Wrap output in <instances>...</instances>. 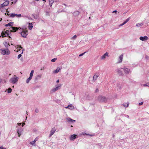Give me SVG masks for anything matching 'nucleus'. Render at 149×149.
Masks as SVG:
<instances>
[{
	"label": "nucleus",
	"mask_w": 149,
	"mask_h": 149,
	"mask_svg": "<svg viewBox=\"0 0 149 149\" xmlns=\"http://www.w3.org/2000/svg\"><path fill=\"white\" fill-rule=\"evenodd\" d=\"M0 149H6V148L3 147V146L0 147Z\"/></svg>",
	"instance_id": "obj_42"
},
{
	"label": "nucleus",
	"mask_w": 149,
	"mask_h": 149,
	"mask_svg": "<svg viewBox=\"0 0 149 149\" xmlns=\"http://www.w3.org/2000/svg\"><path fill=\"white\" fill-rule=\"evenodd\" d=\"M28 34L27 31L24 29H23L21 33L22 36L23 38H26Z\"/></svg>",
	"instance_id": "obj_4"
},
{
	"label": "nucleus",
	"mask_w": 149,
	"mask_h": 149,
	"mask_svg": "<svg viewBox=\"0 0 149 149\" xmlns=\"http://www.w3.org/2000/svg\"><path fill=\"white\" fill-rule=\"evenodd\" d=\"M148 37L146 36H145L144 37L141 36L139 38L140 39L143 41L147 40L148 39Z\"/></svg>",
	"instance_id": "obj_11"
},
{
	"label": "nucleus",
	"mask_w": 149,
	"mask_h": 149,
	"mask_svg": "<svg viewBox=\"0 0 149 149\" xmlns=\"http://www.w3.org/2000/svg\"><path fill=\"white\" fill-rule=\"evenodd\" d=\"M5 44H5V46H6V45H7V46H8L7 43L6 42H5Z\"/></svg>",
	"instance_id": "obj_52"
},
{
	"label": "nucleus",
	"mask_w": 149,
	"mask_h": 149,
	"mask_svg": "<svg viewBox=\"0 0 149 149\" xmlns=\"http://www.w3.org/2000/svg\"><path fill=\"white\" fill-rule=\"evenodd\" d=\"M33 73H34V70H32L31 71V72L30 74L29 77L32 78L33 76Z\"/></svg>",
	"instance_id": "obj_25"
},
{
	"label": "nucleus",
	"mask_w": 149,
	"mask_h": 149,
	"mask_svg": "<svg viewBox=\"0 0 149 149\" xmlns=\"http://www.w3.org/2000/svg\"><path fill=\"white\" fill-rule=\"evenodd\" d=\"M18 78L15 75L12 77L9 80V82L13 84H15L18 81Z\"/></svg>",
	"instance_id": "obj_1"
},
{
	"label": "nucleus",
	"mask_w": 149,
	"mask_h": 149,
	"mask_svg": "<svg viewBox=\"0 0 149 149\" xmlns=\"http://www.w3.org/2000/svg\"><path fill=\"white\" fill-rule=\"evenodd\" d=\"M38 137H37L35 138V139L33 141H34V142H36V141H37L38 140Z\"/></svg>",
	"instance_id": "obj_39"
},
{
	"label": "nucleus",
	"mask_w": 149,
	"mask_h": 149,
	"mask_svg": "<svg viewBox=\"0 0 149 149\" xmlns=\"http://www.w3.org/2000/svg\"><path fill=\"white\" fill-rule=\"evenodd\" d=\"M49 5L51 7L54 2V0H49Z\"/></svg>",
	"instance_id": "obj_22"
},
{
	"label": "nucleus",
	"mask_w": 149,
	"mask_h": 149,
	"mask_svg": "<svg viewBox=\"0 0 149 149\" xmlns=\"http://www.w3.org/2000/svg\"><path fill=\"white\" fill-rule=\"evenodd\" d=\"M117 73L119 76H123V74L122 71L120 69H118L116 70Z\"/></svg>",
	"instance_id": "obj_9"
},
{
	"label": "nucleus",
	"mask_w": 149,
	"mask_h": 149,
	"mask_svg": "<svg viewBox=\"0 0 149 149\" xmlns=\"http://www.w3.org/2000/svg\"><path fill=\"white\" fill-rule=\"evenodd\" d=\"M98 101L101 102H105L107 101V99L104 97L100 95L97 97Z\"/></svg>",
	"instance_id": "obj_2"
},
{
	"label": "nucleus",
	"mask_w": 149,
	"mask_h": 149,
	"mask_svg": "<svg viewBox=\"0 0 149 149\" xmlns=\"http://www.w3.org/2000/svg\"><path fill=\"white\" fill-rule=\"evenodd\" d=\"M12 91V89L11 88H8L7 92L8 93H10Z\"/></svg>",
	"instance_id": "obj_29"
},
{
	"label": "nucleus",
	"mask_w": 149,
	"mask_h": 149,
	"mask_svg": "<svg viewBox=\"0 0 149 149\" xmlns=\"http://www.w3.org/2000/svg\"><path fill=\"white\" fill-rule=\"evenodd\" d=\"M99 91V90L98 89H96L95 90V92H97Z\"/></svg>",
	"instance_id": "obj_49"
},
{
	"label": "nucleus",
	"mask_w": 149,
	"mask_h": 149,
	"mask_svg": "<svg viewBox=\"0 0 149 149\" xmlns=\"http://www.w3.org/2000/svg\"><path fill=\"white\" fill-rule=\"evenodd\" d=\"M117 12V10H115L113 11L112 12V13H116Z\"/></svg>",
	"instance_id": "obj_50"
},
{
	"label": "nucleus",
	"mask_w": 149,
	"mask_h": 149,
	"mask_svg": "<svg viewBox=\"0 0 149 149\" xmlns=\"http://www.w3.org/2000/svg\"><path fill=\"white\" fill-rule=\"evenodd\" d=\"M2 20V18H0V21H1Z\"/></svg>",
	"instance_id": "obj_59"
},
{
	"label": "nucleus",
	"mask_w": 149,
	"mask_h": 149,
	"mask_svg": "<svg viewBox=\"0 0 149 149\" xmlns=\"http://www.w3.org/2000/svg\"><path fill=\"white\" fill-rule=\"evenodd\" d=\"M66 109H68L70 110H73L74 109V107L72 104L69 105L67 107H65Z\"/></svg>",
	"instance_id": "obj_12"
},
{
	"label": "nucleus",
	"mask_w": 149,
	"mask_h": 149,
	"mask_svg": "<svg viewBox=\"0 0 149 149\" xmlns=\"http://www.w3.org/2000/svg\"><path fill=\"white\" fill-rule=\"evenodd\" d=\"M24 50H24V49H22V52L21 53V54H22L23 53V51H24Z\"/></svg>",
	"instance_id": "obj_53"
},
{
	"label": "nucleus",
	"mask_w": 149,
	"mask_h": 149,
	"mask_svg": "<svg viewBox=\"0 0 149 149\" xmlns=\"http://www.w3.org/2000/svg\"><path fill=\"white\" fill-rule=\"evenodd\" d=\"M25 124V123H23L22 124V126H23Z\"/></svg>",
	"instance_id": "obj_57"
},
{
	"label": "nucleus",
	"mask_w": 149,
	"mask_h": 149,
	"mask_svg": "<svg viewBox=\"0 0 149 149\" xmlns=\"http://www.w3.org/2000/svg\"><path fill=\"white\" fill-rule=\"evenodd\" d=\"M124 24H124V23H122V24H120V25H119V26H122Z\"/></svg>",
	"instance_id": "obj_46"
},
{
	"label": "nucleus",
	"mask_w": 149,
	"mask_h": 149,
	"mask_svg": "<svg viewBox=\"0 0 149 149\" xmlns=\"http://www.w3.org/2000/svg\"><path fill=\"white\" fill-rule=\"evenodd\" d=\"M18 51H19V49L18 51H17V52H18Z\"/></svg>",
	"instance_id": "obj_64"
},
{
	"label": "nucleus",
	"mask_w": 149,
	"mask_h": 149,
	"mask_svg": "<svg viewBox=\"0 0 149 149\" xmlns=\"http://www.w3.org/2000/svg\"><path fill=\"white\" fill-rule=\"evenodd\" d=\"M121 69L123 70L125 73L126 74H128L131 72L130 69L126 67H124L123 68H121Z\"/></svg>",
	"instance_id": "obj_5"
},
{
	"label": "nucleus",
	"mask_w": 149,
	"mask_h": 149,
	"mask_svg": "<svg viewBox=\"0 0 149 149\" xmlns=\"http://www.w3.org/2000/svg\"><path fill=\"white\" fill-rule=\"evenodd\" d=\"M67 120L68 122H71L72 123L75 122V120L72 119L70 118H67Z\"/></svg>",
	"instance_id": "obj_15"
},
{
	"label": "nucleus",
	"mask_w": 149,
	"mask_h": 149,
	"mask_svg": "<svg viewBox=\"0 0 149 149\" xmlns=\"http://www.w3.org/2000/svg\"><path fill=\"white\" fill-rule=\"evenodd\" d=\"M86 52H85L82 54H80L79 55V56H82L84 54L86 53Z\"/></svg>",
	"instance_id": "obj_43"
},
{
	"label": "nucleus",
	"mask_w": 149,
	"mask_h": 149,
	"mask_svg": "<svg viewBox=\"0 0 149 149\" xmlns=\"http://www.w3.org/2000/svg\"><path fill=\"white\" fill-rule=\"evenodd\" d=\"M17 124L19 125H20L21 124V123H18Z\"/></svg>",
	"instance_id": "obj_54"
},
{
	"label": "nucleus",
	"mask_w": 149,
	"mask_h": 149,
	"mask_svg": "<svg viewBox=\"0 0 149 149\" xmlns=\"http://www.w3.org/2000/svg\"><path fill=\"white\" fill-rule=\"evenodd\" d=\"M144 86H147L149 87V83H147L146 84H143V85Z\"/></svg>",
	"instance_id": "obj_40"
},
{
	"label": "nucleus",
	"mask_w": 149,
	"mask_h": 149,
	"mask_svg": "<svg viewBox=\"0 0 149 149\" xmlns=\"http://www.w3.org/2000/svg\"><path fill=\"white\" fill-rule=\"evenodd\" d=\"M143 24V23H137L136 24V26L137 27H140L142 26Z\"/></svg>",
	"instance_id": "obj_26"
},
{
	"label": "nucleus",
	"mask_w": 149,
	"mask_h": 149,
	"mask_svg": "<svg viewBox=\"0 0 149 149\" xmlns=\"http://www.w3.org/2000/svg\"><path fill=\"white\" fill-rule=\"evenodd\" d=\"M108 52L105 53L101 57V58L102 59H104L106 58V56H108Z\"/></svg>",
	"instance_id": "obj_16"
},
{
	"label": "nucleus",
	"mask_w": 149,
	"mask_h": 149,
	"mask_svg": "<svg viewBox=\"0 0 149 149\" xmlns=\"http://www.w3.org/2000/svg\"><path fill=\"white\" fill-rule=\"evenodd\" d=\"M143 102H141L140 103H139V106H140V105H142L143 104Z\"/></svg>",
	"instance_id": "obj_45"
},
{
	"label": "nucleus",
	"mask_w": 149,
	"mask_h": 149,
	"mask_svg": "<svg viewBox=\"0 0 149 149\" xmlns=\"http://www.w3.org/2000/svg\"><path fill=\"white\" fill-rule=\"evenodd\" d=\"M39 110L38 109H35V111L36 113H38L39 112Z\"/></svg>",
	"instance_id": "obj_44"
},
{
	"label": "nucleus",
	"mask_w": 149,
	"mask_h": 149,
	"mask_svg": "<svg viewBox=\"0 0 149 149\" xmlns=\"http://www.w3.org/2000/svg\"><path fill=\"white\" fill-rule=\"evenodd\" d=\"M61 68L59 67H57L55 70L53 72L55 74H56L59 72Z\"/></svg>",
	"instance_id": "obj_19"
},
{
	"label": "nucleus",
	"mask_w": 149,
	"mask_h": 149,
	"mask_svg": "<svg viewBox=\"0 0 149 149\" xmlns=\"http://www.w3.org/2000/svg\"><path fill=\"white\" fill-rule=\"evenodd\" d=\"M61 86V85H60V86H57L55 88L52 89L50 91L51 93H54L56 91H57V90H58L60 89Z\"/></svg>",
	"instance_id": "obj_8"
},
{
	"label": "nucleus",
	"mask_w": 149,
	"mask_h": 149,
	"mask_svg": "<svg viewBox=\"0 0 149 149\" xmlns=\"http://www.w3.org/2000/svg\"><path fill=\"white\" fill-rule=\"evenodd\" d=\"M22 130V129L21 128L17 130V132L18 133L19 137H20V135H21Z\"/></svg>",
	"instance_id": "obj_13"
},
{
	"label": "nucleus",
	"mask_w": 149,
	"mask_h": 149,
	"mask_svg": "<svg viewBox=\"0 0 149 149\" xmlns=\"http://www.w3.org/2000/svg\"><path fill=\"white\" fill-rule=\"evenodd\" d=\"M117 87L119 88V89H120L121 88V85L119 84H117Z\"/></svg>",
	"instance_id": "obj_28"
},
{
	"label": "nucleus",
	"mask_w": 149,
	"mask_h": 149,
	"mask_svg": "<svg viewBox=\"0 0 149 149\" xmlns=\"http://www.w3.org/2000/svg\"><path fill=\"white\" fill-rule=\"evenodd\" d=\"M59 82V80L58 79L57 80V81H56L57 83H58Z\"/></svg>",
	"instance_id": "obj_51"
},
{
	"label": "nucleus",
	"mask_w": 149,
	"mask_h": 149,
	"mask_svg": "<svg viewBox=\"0 0 149 149\" xmlns=\"http://www.w3.org/2000/svg\"><path fill=\"white\" fill-rule=\"evenodd\" d=\"M41 77V75H38L36 77V79H39Z\"/></svg>",
	"instance_id": "obj_33"
},
{
	"label": "nucleus",
	"mask_w": 149,
	"mask_h": 149,
	"mask_svg": "<svg viewBox=\"0 0 149 149\" xmlns=\"http://www.w3.org/2000/svg\"><path fill=\"white\" fill-rule=\"evenodd\" d=\"M9 3V2L8 1H6L4 2L3 3L1 4V6L0 7V10H1L4 6H8Z\"/></svg>",
	"instance_id": "obj_6"
},
{
	"label": "nucleus",
	"mask_w": 149,
	"mask_h": 149,
	"mask_svg": "<svg viewBox=\"0 0 149 149\" xmlns=\"http://www.w3.org/2000/svg\"><path fill=\"white\" fill-rule=\"evenodd\" d=\"M19 28H18L17 27H12L10 28L11 29L10 30V31L12 32H13V31L16 32L18 30V29Z\"/></svg>",
	"instance_id": "obj_10"
},
{
	"label": "nucleus",
	"mask_w": 149,
	"mask_h": 149,
	"mask_svg": "<svg viewBox=\"0 0 149 149\" xmlns=\"http://www.w3.org/2000/svg\"><path fill=\"white\" fill-rule=\"evenodd\" d=\"M130 20L129 17L126 20L123 22L125 24L127 23Z\"/></svg>",
	"instance_id": "obj_34"
},
{
	"label": "nucleus",
	"mask_w": 149,
	"mask_h": 149,
	"mask_svg": "<svg viewBox=\"0 0 149 149\" xmlns=\"http://www.w3.org/2000/svg\"><path fill=\"white\" fill-rule=\"evenodd\" d=\"M57 58H54L52 59L51 60V61L52 62H54L56 61L57 60Z\"/></svg>",
	"instance_id": "obj_37"
},
{
	"label": "nucleus",
	"mask_w": 149,
	"mask_h": 149,
	"mask_svg": "<svg viewBox=\"0 0 149 149\" xmlns=\"http://www.w3.org/2000/svg\"><path fill=\"white\" fill-rule=\"evenodd\" d=\"M19 47H18V48H21V49H22L23 48L22 47L21 45L19 46Z\"/></svg>",
	"instance_id": "obj_48"
},
{
	"label": "nucleus",
	"mask_w": 149,
	"mask_h": 149,
	"mask_svg": "<svg viewBox=\"0 0 149 149\" xmlns=\"http://www.w3.org/2000/svg\"><path fill=\"white\" fill-rule=\"evenodd\" d=\"M0 51H1V54L3 55L5 54L8 55L10 54V51L8 49H7L6 50L5 49L3 50L2 49H0Z\"/></svg>",
	"instance_id": "obj_3"
},
{
	"label": "nucleus",
	"mask_w": 149,
	"mask_h": 149,
	"mask_svg": "<svg viewBox=\"0 0 149 149\" xmlns=\"http://www.w3.org/2000/svg\"><path fill=\"white\" fill-rule=\"evenodd\" d=\"M44 70V68H43V69H42V68H41V69H40V70Z\"/></svg>",
	"instance_id": "obj_56"
},
{
	"label": "nucleus",
	"mask_w": 149,
	"mask_h": 149,
	"mask_svg": "<svg viewBox=\"0 0 149 149\" xmlns=\"http://www.w3.org/2000/svg\"><path fill=\"white\" fill-rule=\"evenodd\" d=\"M7 31H6V35L7 36V37L8 36V34L7 33Z\"/></svg>",
	"instance_id": "obj_47"
},
{
	"label": "nucleus",
	"mask_w": 149,
	"mask_h": 149,
	"mask_svg": "<svg viewBox=\"0 0 149 149\" xmlns=\"http://www.w3.org/2000/svg\"><path fill=\"white\" fill-rule=\"evenodd\" d=\"M147 57H148V56H146V58H147Z\"/></svg>",
	"instance_id": "obj_62"
},
{
	"label": "nucleus",
	"mask_w": 149,
	"mask_h": 149,
	"mask_svg": "<svg viewBox=\"0 0 149 149\" xmlns=\"http://www.w3.org/2000/svg\"><path fill=\"white\" fill-rule=\"evenodd\" d=\"M3 8L2 9H1V11H2V10H3Z\"/></svg>",
	"instance_id": "obj_63"
},
{
	"label": "nucleus",
	"mask_w": 149,
	"mask_h": 149,
	"mask_svg": "<svg viewBox=\"0 0 149 149\" xmlns=\"http://www.w3.org/2000/svg\"><path fill=\"white\" fill-rule=\"evenodd\" d=\"M32 16H33V17L35 19H36L38 17V16L36 15L33 14L32 15Z\"/></svg>",
	"instance_id": "obj_36"
},
{
	"label": "nucleus",
	"mask_w": 149,
	"mask_h": 149,
	"mask_svg": "<svg viewBox=\"0 0 149 149\" xmlns=\"http://www.w3.org/2000/svg\"><path fill=\"white\" fill-rule=\"evenodd\" d=\"M21 53L19 55H18L17 56V58L18 59L19 58L22 56Z\"/></svg>",
	"instance_id": "obj_41"
},
{
	"label": "nucleus",
	"mask_w": 149,
	"mask_h": 149,
	"mask_svg": "<svg viewBox=\"0 0 149 149\" xmlns=\"http://www.w3.org/2000/svg\"><path fill=\"white\" fill-rule=\"evenodd\" d=\"M123 55V54L120 55L119 57L118 63H120L122 61Z\"/></svg>",
	"instance_id": "obj_18"
},
{
	"label": "nucleus",
	"mask_w": 149,
	"mask_h": 149,
	"mask_svg": "<svg viewBox=\"0 0 149 149\" xmlns=\"http://www.w3.org/2000/svg\"><path fill=\"white\" fill-rule=\"evenodd\" d=\"M32 78L29 77L26 80V83L28 84L29 83L30 81L32 79Z\"/></svg>",
	"instance_id": "obj_27"
},
{
	"label": "nucleus",
	"mask_w": 149,
	"mask_h": 149,
	"mask_svg": "<svg viewBox=\"0 0 149 149\" xmlns=\"http://www.w3.org/2000/svg\"><path fill=\"white\" fill-rule=\"evenodd\" d=\"M7 14L8 15H10V14H9L8 13H7Z\"/></svg>",
	"instance_id": "obj_58"
},
{
	"label": "nucleus",
	"mask_w": 149,
	"mask_h": 149,
	"mask_svg": "<svg viewBox=\"0 0 149 149\" xmlns=\"http://www.w3.org/2000/svg\"><path fill=\"white\" fill-rule=\"evenodd\" d=\"M129 105V103H128L127 104H123V105L124 106V107H127Z\"/></svg>",
	"instance_id": "obj_31"
},
{
	"label": "nucleus",
	"mask_w": 149,
	"mask_h": 149,
	"mask_svg": "<svg viewBox=\"0 0 149 149\" xmlns=\"http://www.w3.org/2000/svg\"><path fill=\"white\" fill-rule=\"evenodd\" d=\"M13 22H11L8 23V24H6L5 25L6 26H13Z\"/></svg>",
	"instance_id": "obj_20"
},
{
	"label": "nucleus",
	"mask_w": 149,
	"mask_h": 149,
	"mask_svg": "<svg viewBox=\"0 0 149 149\" xmlns=\"http://www.w3.org/2000/svg\"><path fill=\"white\" fill-rule=\"evenodd\" d=\"M56 129L55 127H54L52 128L51 131H50V133L49 135V137H51L55 133L56 131Z\"/></svg>",
	"instance_id": "obj_7"
},
{
	"label": "nucleus",
	"mask_w": 149,
	"mask_h": 149,
	"mask_svg": "<svg viewBox=\"0 0 149 149\" xmlns=\"http://www.w3.org/2000/svg\"><path fill=\"white\" fill-rule=\"evenodd\" d=\"M16 14L14 13H12L10 14V17H14L16 16Z\"/></svg>",
	"instance_id": "obj_30"
},
{
	"label": "nucleus",
	"mask_w": 149,
	"mask_h": 149,
	"mask_svg": "<svg viewBox=\"0 0 149 149\" xmlns=\"http://www.w3.org/2000/svg\"><path fill=\"white\" fill-rule=\"evenodd\" d=\"M29 29L30 30H31L33 27V24L32 23H30L29 26Z\"/></svg>",
	"instance_id": "obj_24"
},
{
	"label": "nucleus",
	"mask_w": 149,
	"mask_h": 149,
	"mask_svg": "<svg viewBox=\"0 0 149 149\" xmlns=\"http://www.w3.org/2000/svg\"><path fill=\"white\" fill-rule=\"evenodd\" d=\"M98 76L97 74H95L93 77V81H95L97 79Z\"/></svg>",
	"instance_id": "obj_17"
},
{
	"label": "nucleus",
	"mask_w": 149,
	"mask_h": 149,
	"mask_svg": "<svg viewBox=\"0 0 149 149\" xmlns=\"http://www.w3.org/2000/svg\"><path fill=\"white\" fill-rule=\"evenodd\" d=\"M30 143L33 145L34 146H36V144L35 143V142L33 141H32Z\"/></svg>",
	"instance_id": "obj_35"
},
{
	"label": "nucleus",
	"mask_w": 149,
	"mask_h": 149,
	"mask_svg": "<svg viewBox=\"0 0 149 149\" xmlns=\"http://www.w3.org/2000/svg\"><path fill=\"white\" fill-rule=\"evenodd\" d=\"M77 135L75 134L71 135L70 137V139L71 141L74 140L76 138Z\"/></svg>",
	"instance_id": "obj_14"
},
{
	"label": "nucleus",
	"mask_w": 149,
	"mask_h": 149,
	"mask_svg": "<svg viewBox=\"0 0 149 149\" xmlns=\"http://www.w3.org/2000/svg\"><path fill=\"white\" fill-rule=\"evenodd\" d=\"M21 14H16V16L17 17H21Z\"/></svg>",
	"instance_id": "obj_38"
},
{
	"label": "nucleus",
	"mask_w": 149,
	"mask_h": 149,
	"mask_svg": "<svg viewBox=\"0 0 149 149\" xmlns=\"http://www.w3.org/2000/svg\"><path fill=\"white\" fill-rule=\"evenodd\" d=\"M26 114L28 115V113H27V111H26Z\"/></svg>",
	"instance_id": "obj_61"
},
{
	"label": "nucleus",
	"mask_w": 149,
	"mask_h": 149,
	"mask_svg": "<svg viewBox=\"0 0 149 149\" xmlns=\"http://www.w3.org/2000/svg\"><path fill=\"white\" fill-rule=\"evenodd\" d=\"M17 0H14V1L15 2V3H16Z\"/></svg>",
	"instance_id": "obj_55"
},
{
	"label": "nucleus",
	"mask_w": 149,
	"mask_h": 149,
	"mask_svg": "<svg viewBox=\"0 0 149 149\" xmlns=\"http://www.w3.org/2000/svg\"><path fill=\"white\" fill-rule=\"evenodd\" d=\"M42 0L43 1H44L45 2V1H46V0Z\"/></svg>",
	"instance_id": "obj_60"
},
{
	"label": "nucleus",
	"mask_w": 149,
	"mask_h": 149,
	"mask_svg": "<svg viewBox=\"0 0 149 149\" xmlns=\"http://www.w3.org/2000/svg\"><path fill=\"white\" fill-rule=\"evenodd\" d=\"M1 35L3 37H6L7 36L6 35V31L5 32L2 31L1 33Z\"/></svg>",
	"instance_id": "obj_23"
},
{
	"label": "nucleus",
	"mask_w": 149,
	"mask_h": 149,
	"mask_svg": "<svg viewBox=\"0 0 149 149\" xmlns=\"http://www.w3.org/2000/svg\"><path fill=\"white\" fill-rule=\"evenodd\" d=\"M79 14V12L77 11H75L73 14V15L74 16H78Z\"/></svg>",
	"instance_id": "obj_21"
},
{
	"label": "nucleus",
	"mask_w": 149,
	"mask_h": 149,
	"mask_svg": "<svg viewBox=\"0 0 149 149\" xmlns=\"http://www.w3.org/2000/svg\"><path fill=\"white\" fill-rule=\"evenodd\" d=\"M77 36L76 35H75L71 38V39L75 40L77 38Z\"/></svg>",
	"instance_id": "obj_32"
}]
</instances>
